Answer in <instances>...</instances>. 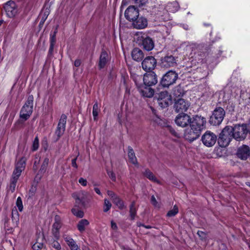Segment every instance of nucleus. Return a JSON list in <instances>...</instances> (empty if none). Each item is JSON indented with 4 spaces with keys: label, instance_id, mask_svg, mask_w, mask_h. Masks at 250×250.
<instances>
[{
    "label": "nucleus",
    "instance_id": "3",
    "mask_svg": "<svg viewBox=\"0 0 250 250\" xmlns=\"http://www.w3.org/2000/svg\"><path fill=\"white\" fill-rule=\"evenodd\" d=\"M231 130V126H227L220 133L218 141L220 146L225 147L229 145L233 138Z\"/></svg>",
    "mask_w": 250,
    "mask_h": 250
},
{
    "label": "nucleus",
    "instance_id": "51",
    "mask_svg": "<svg viewBox=\"0 0 250 250\" xmlns=\"http://www.w3.org/2000/svg\"><path fill=\"white\" fill-rule=\"evenodd\" d=\"M111 228L113 229L116 230L117 229V226L116 224L113 221L111 222Z\"/></svg>",
    "mask_w": 250,
    "mask_h": 250
},
{
    "label": "nucleus",
    "instance_id": "43",
    "mask_svg": "<svg viewBox=\"0 0 250 250\" xmlns=\"http://www.w3.org/2000/svg\"><path fill=\"white\" fill-rule=\"evenodd\" d=\"M151 204L156 208H160L161 205L156 200L154 195H152L151 197Z\"/></svg>",
    "mask_w": 250,
    "mask_h": 250
},
{
    "label": "nucleus",
    "instance_id": "50",
    "mask_svg": "<svg viewBox=\"0 0 250 250\" xmlns=\"http://www.w3.org/2000/svg\"><path fill=\"white\" fill-rule=\"evenodd\" d=\"M52 245L56 250H60L61 248L60 244L57 241L53 242Z\"/></svg>",
    "mask_w": 250,
    "mask_h": 250
},
{
    "label": "nucleus",
    "instance_id": "11",
    "mask_svg": "<svg viewBox=\"0 0 250 250\" xmlns=\"http://www.w3.org/2000/svg\"><path fill=\"white\" fill-rule=\"evenodd\" d=\"M216 139V135L210 131H207L202 137L203 144L208 147L213 146L215 144Z\"/></svg>",
    "mask_w": 250,
    "mask_h": 250
},
{
    "label": "nucleus",
    "instance_id": "22",
    "mask_svg": "<svg viewBox=\"0 0 250 250\" xmlns=\"http://www.w3.org/2000/svg\"><path fill=\"white\" fill-rule=\"evenodd\" d=\"M175 63V59L172 55L167 56L162 59V65L165 67L173 66Z\"/></svg>",
    "mask_w": 250,
    "mask_h": 250
},
{
    "label": "nucleus",
    "instance_id": "35",
    "mask_svg": "<svg viewBox=\"0 0 250 250\" xmlns=\"http://www.w3.org/2000/svg\"><path fill=\"white\" fill-rule=\"evenodd\" d=\"M179 211L178 208L176 205H174L173 208L167 213V216L168 217H172L175 216Z\"/></svg>",
    "mask_w": 250,
    "mask_h": 250
},
{
    "label": "nucleus",
    "instance_id": "47",
    "mask_svg": "<svg viewBox=\"0 0 250 250\" xmlns=\"http://www.w3.org/2000/svg\"><path fill=\"white\" fill-rule=\"evenodd\" d=\"M148 0H134L135 3L139 6L145 4Z\"/></svg>",
    "mask_w": 250,
    "mask_h": 250
},
{
    "label": "nucleus",
    "instance_id": "58",
    "mask_svg": "<svg viewBox=\"0 0 250 250\" xmlns=\"http://www.w3.org/2000/svg\"><path fill=\"white\" fill-rule=\"evenodd\" d=\"M3 21L1 20V21H0V25H1V24L3 23Z\"/></svg>",
    "mask_w": 250,
    "mask_h": 250
},
{
    "label": "nucleus",
    "instance_id": "54",
    "mask_svg": "<svg viewBox=\"0 0 250 250\" xmlns=\"http://www.w3.org/2000/svg\"><path fill=\"white\" fill-rule=\"evenodd\" d=\"M94 190L99 195H101L102 194H101V192L100 191V190L99 188H94Z\"/></svg>",
    "mask_w": 250,
    "mask_h": 250
},
{
    "label": "nucleus",
    "instance_id": "23",
    "mask_svg": "<svg viewBox=\"0 0 250 250\" xmlns=\"http://www.w3.org/2000/svg\"><path fill=\"white\" fill-rule=\"evenodd\" d=\"M108 60L109 57L107 53L104 51H102L100 57L98 64L99 68L102 69L104 67Z\"/></svg>",
    "mask_w": 250,
    "mask_h": 250
},
{
    "label": "nucleus",
    "instance_id": "31",
    "mask_svg": "<svg viewBox=\"0 0 250 250\" xmlns=\"http://www.w3.org/2000/svg\"><path fill=\"white\" fill-rule=\"evenodd\" d=\"M129 213L131 219L133 220L136 214V208L134 202H133L130 206Z\"/></svg>",
    "mask_w": 250,
    "mask_h": 250
},
{
    "label": "nucleus",
    "instance_id": "38",
    "mask_svg": "<svg viewBox=\"0 0 250 250\" xmlns=\"http://www.w3.org/2000/svg\"><path fill=\"white\" fill-rule=\"evenodd\" d=\"M72 212L76 216L80 218H82L83 216V212L77 208H73L72 209Z\"/></svg>",
    "mask_w": 250,
    "mask_h": 250
},
{
    "label": "nucleus",
    "instance_id": "34",
    "mask_svg": "<svg viewBox=\"0 0 250 250\" xmlns=\"http://www.w3.org/2000/svg\"><path fill=\"white\" fill-rule=\"evenodd\" d=\"M64 239L71 249L77 245L74 240L70 237L65 236Z\"/></svg>",
    "mask_w": 250,
    "mask_h": 250
},
{
    "label": "nucleus",
    "instance_id": "42",
    "mask_svg": "<svg viewBox=\"0 0 250 250\" xmlns=\"http://www.w3.org/2000/svg\"><path fill=\"white\" fill-rule=\"evenodd\" d=\"M43 244L42 242H36L32 246L34 250H41L43 247Z\"/></svg>",
    "mask_w": 250,
    "mask_h": 250
},
{
    "label": "nucleus",
    "instance_id": "12",
    "mask_svg": "<svg viewBox=\"0 0 250 250\" xmlns=\"http://www.w3.org/2000/svg\"><path fill=\"white\" fill-rule=\"evenodd\" d=\"M175 122L177 125L184 127L189 124H190L192 121L189 115L185 113H181L176 116Z\"/></svg>",
    "mask_w": 250,
    "mask_h": 250
},
{
    "label": "nucleus",
    "instance_id": "16",
    "mask_svg": "<svg viewBox=\"0 0 250 250\" xmlns=\"http://www.w3.org/2000/svg\"><path fill=\"white\" fill-rule=\"evenodd\" d=\"M55 222L52 226V233L57 240L60 237V229L62 227V220L60 217L58 215L55 216Z\"/></svg>",
    "mask_w": 250,
    "mask_h": 250
},
{
    "label": "nucleus",
    "instance_id": "53",
    "mask_svg": "<svg viewBox=\"0 0 250 250\" xmlns=\"http://www.w3.org/2000/svg\"><path fill=\"white\" fill-rule=\"evenodd\" d=\"M81 64V61L79 60H76L74 62L75 66L78 67Z\"/></svg>",
    "mask_w": 250,
    "mask_h": 250
},
{
    "label": "nucleus",
    "instance_id": "13",
    "mask_svg": "<svg viewBox=\"0 0 250 250\" xmlns=\"http://www.w3.org/2000/svg\"><path fill=\"white\" fill-rule=\"evenodd\" d=\"M156 65V61L152 56L146 57L142 62L143 69L147 71L153 69Z\"/></svg>",
    "mask_w": 250,
    "mask_h": 250
},
{
    "label": "nucleus",
    "instance_id": "8",
    "mask_svg": "<svg viewBox=\"0 0 250 250\" xmlns=\"http://www.w3.org/2000/svg\"><path fill=\"white\" fill-rule=\"evenodd\" d=\"M178 76V74L175 71H168L163 77L161 83L163 87H167L176 82Z\"/></svg>",
    "mask_w": 250,
    "mask_h": 250
},
{
    "label": "nucleus",
    "instance_id": "49",
    "mask_svg": "<svg viewBox=\"0 0 250 250\" xmlns=\"http://www.w3.org/2000/svg\"><path fill=\"white\" fill-rule=\"evenodd\" d=\"M197 234L201 239H205L206 237V234L202 231H198L197 232Z\"/></svg>",
    "mask_w": 250,
    "mask_h": 250
},
{
    "label": "nucleus",
    "instance_id": "2",
    "mask_svg": "<svg viewBox=\"0 0 250 250\" xmlns=\"http://www.w3.org/2000/svg\"><path fill=\"white\" fill-rule=\"evenodd\" d=\"M25 161V158L22 157L16 164L15 168L13 171L9 186V190L12 192L15 191L17 181L22 171L24 169Z\"/></svg>",
    "mask_w": 250,
    "mask_h": 250
},
{
    "label": "nucleus",
    "instance_id": "5",
    "mask_svg": "<svg viewBox=\"0 0 250 250\" xmlns=\"http://www.w3.org/2000/svg\"><path fill=\"white\" fill-rule=\"evenodd\" d=\"M34 97L29 95L25 104L22 107L20 112V118L24 120H27L33 112Z\"/></svg>",
    "mask_w": 250,
    "mask_h": 250
},
{
    "label": "nucleus",
    "instance_id": "14",
    "mask_svg": "<svg viewBox=\"0 0 250 250\" xmlns=\"http://www.w3.org/2000/svg\"><path fill=\"white\" fill-rule=\"evenodd\" d=\"M144 84L148 86H151L157 83V77L153 72L146 73L143 79Z\"/></svg>",
    "mask_w": 250,
    "mask_h": 250
},
{
    "label": "nucleus",
    "instance_id": "41",
    "mask_svg": "<svg viewBox=\"0 0 250 250\" xmlns=\"http://www.w3.org/2000/svg\"><path fill=\"white\" fill-rule=\"evenodd\" d=\"M16 206L18 208L20 211H22L23 210V205L21 198L20 197H18L16 201Z\"/></svg>",
    "mask_w": 250,
    "mask_h": 250
},
{
    "label": "nucleus",
    "instance_id": "39",
    "mask_svg": "<svg viewBox=\"0 0 250 250\" xmlns=\"http://www.w3.org/2000/svg\"><path fill=\"white\" fill-rule=\"evenodd\" d=\"M111 204L109 200L105 199L104 200V212L108 211L111 207Z\"/></svg>",
    "mask_w": 250,
    "mask_h": 250
},
{
    "label": "nucleus",
    "instance_id": "48",
    "mask_svg": "<svg viewBox=\"0 0 250 250\" xmlns=\"http://www.w3.org/2000/svg\"><path fill=\"white\" fill-rule=\"evenodd\" d=\"M79 183L83 187H85L87 184V180L83 178H80L79 179Z\"/></svg>",
    "mask_w": 250,
    "mask_h": 250
},
{
    "label": "nucleus",
    "instance_id": "24",
    "mask_svg": "<svg viewBox=\"0 0 250 250\" xmlns=\"http://www.w3.org/2000/svg\"><path fill=\"white\" fill-rule=\"evenodd\" d=\"M142 45L147 51L151 50L154 47V42L150 37H146L143 40Z\"/></svg>",
    "mask_w": 250,
    "mask_h": 250
},
{
    "label": "nucleus",
    "instance_id": "20",
    "mask_svg": "<svg viewBox=\"0 0 250 250\" xmlns=\"http://www.w3.org/2000/svg\"><path fill=\"white\" fill-rule=\"evenodd\" d=\"M250 154V148L245 145L240 147L237 150V155L242 160H246Z\"/></svg>",
    "mask_w": 250,
    "mask_h": 250
},
{
    "label": "nucleus",
    "instance_id": "55",
    "mask_svg": "<svg viewBox=\"0 0 250 250\" xmlns=\"http://www.w3.org/2000/svg\"><path fill=\"white\" fill-rule=\"evenodd\" d=\"M71 250H80V249H79L78 245H77L76 246L73 247V248H72Z\"/></svg>",
    "mask_w": 250,
    "mask_h": 250
},
{
    "label": "nucleus",
    "instance_id": "46",
    "mask_svg": "<svg viewBox=\"0 0 250 250\" xmlns=\"http://www.w3.org/2000/svg\"><path fill=\"white\" fill-rule=\"evenodd\" d=\"M107 194L111 198L112 201L115 200V198H118L119 197L116 194H115L114 192L111 190H108L107 191Z\"/></svg>",
    "mask_w": 250,
    "mask_h": 250
},
{
    "label": "nucleus",
    "instance_id": "33",
    "mask_svg": "<svg viewBox=\"0 0 250 250\" xmlns=\"http://www.w3.org/2000/svg\"><path fill=\"white\" fill-rule=\"evenodd\" d=\"M145 175L149 180L157 183H159L158 180L153 175V174L149 170H146L145 172Z\"/></svg>",
    "mask_w": 250,
    "mask_h": 250
},
{
    "label": "nucleus",
    "instance_id": "1",
    "mask_svg": "<svg viewBox=\"0 0 250 250\" xmlns=\"http://www.w3.org/2000/svg\"><path fill=\"white\" fill-rule=\"evenodd\" d=\"M206 124V120L204 117L199 115L195 116L190 126L185 131L184 138L190 142L196 140L199 137L201 131L205 128Z\"/></svg>",
    "mask_w": 250,
    "mask_h": 250
},
{
    "label": "nucleus",
    "instance_id": "37",
    "mask_svg": "<svg viewBox=\"0 0 250 250\" xmlns=\"http://www.w3.org/2000/svg\"><path fill=\"white\" fill-rule=\"evenodd\" d=\"M49 159L48 158H46L44 159L43 163L41 167L40 168V171L41 172H44L46 171L47 167L49 163Z\"/></svg>",
    "mask_w": 250,
    "mask_h": 250
},
{
    "label": "nucleus",
    "instance_id": "60",
    "mask_svg": "<svg viewBox=\"0 0 250 250\" xmlns=\"http://www.w3.org/2000/svg\"><path fill=\"white\" fill-rule=\"evenodd\" d=\"M188 46H187V49H188V48H189L188 47Z\"/></svg>",
    "mask_w": 250,
    "mask_h": 250
},
{
    "label": "nucleus",
    "instance_id": "29",
    "mask_svg": "<svg viewBox=\"0 0 250 250\" xmlns=\"http://www.w3.org/2000/svg\"><path fill=\"white\" fill-rule=\"evenodd\" d=\"M132 78L134 81L136 85H137L138 89L139 88V86H142V85H144V83H142V81L143 78L141 75H136L135 74H133L131 75Z\"/></svg>",
    "mask_w": 250,
    "mask_h": 250
},
{
    "label": "nucleus",
    "instance_id": "26",
    "mask_svg": "<svg viewBox=\"0 0 250 250\" xmlns=\"http://www.w3.org/2000/svg\"><path fill=\"white\" fill-rule=\"evenodd\" d=\"M144 54L141 50L139 48H134L132 52V57L136 61H140L142 60Z\"/></svg>",
    "mask_w": 250,
    "mask_h": 250
},
{
    "label": "nucleus",
    "instance_id": "40",
    "mask_svg": "<svg viewBox=\"0 0 250 250\" xmlns=\"http://www.w3.org/2000/svg\"><path fill=\"white\" fill-rule=\"evenodd\" d=\"M39 146V140L38 137H36L35 138L32 146V150L33 151L37 150Z\"/></svg>",
    "mask_w": 250,
    "mask_h": 250
},
{
    "label": "nucleus",
    "instance_id": "25",
    "mask_svg": "<svg viewBox=\"0 0 250 250\" xmlns=\"http://www.w3.org/2000/svg\"><path fill=\"white\" fill-rule=\"evenodd\" d=\"M179 8V5L176 1L172 2H168L165 7L167 11L172 13L177 11Z\"/></svg>",
    "mask_w": 250,
    "mask_h": 250
},
{
    "label": "nucleus",
    "instance_id": "15",
    "mask_svg": "<svg viewBox=\"0 0 250 250\" xmlns=\"http://www.w3.org/2000/svg\"><path fill=\"white\" fill-rule=\"evenodd\" d=\"M139 16V10L134 6H129L125 11V16L130 21H133Z\"/></svg>",
    "mask_w": 250,
    "mask_h": 250
},
{
    "label": "nucleus",
    "instance_id": "17",
    "mask_svg": "<svg viewBox=\"0 0 250 250\" xmlns=\"http://www.w3.org/2000/svg\"><path fill=\"white\" fill-rule=\"evenodd\" d=\"M189 106V103L183 99H178L174 104V108L177 112L186 111Z\"/></svg>",
    "mask_w": 250,
    "mask_h": 250
},
{
    "label": "nucleus",
    "instance_id": "30",
    "mask_svg": "<svg viewBox=\"0 0 250 250\" xmlns=\"http://www.w3.org/2000/svg\"><path fill=\"white\" fill-rule=\"evenodd\" d=\"M119 208L120 209H123L125 208V206L124 204V202L118 197V198H115V200L113 201Z\"/></svg>",
    "mask_w": 250,
    "mask_h": 250
},
{
    "label": "nucleus",
    "instance_id": "32",
    "mask_svg": "<svg viewBox=\"0 0 250 250\" xmlns=\"http://www.w3.org/2000/svg\"><path fill=\"white\" fill-rule=\"evenodd\" d=\"M99 105L97 102H96L93 106L92 114L93 119L95 121L97 120V117L99 114Z\"/></svg>",
    "mask_w": 250,
    "mask_h": 250
},
{
    "label": "nucleus",
    "instance_id": "56",
    "mask_svg": "<svg viewBox=\"0 0 250 250\" xmlns=\"http://www.w3.org/2000/svg\"><path fill=\"white\" fill-rule=\"evenodd\" d=\"M142 227L146 228V229H151V227L150 226H146V225H142Z\"/></svg>",
    "mask_w": 250,
    "mask_h": 250
},
{
    "label": "nucleus",
    "instance_id": "36",
    "mask_svg": "<svg viewBox=\"0 0 250 250\" xmlns=\"http://www.w3.org/2000/svg\"><path fill=\"white\" fill-rule=\"evenodd\" d=\"M188 47L189 48V49H191L192 51H194L195 54L197 53L198 55H199V52H197L200 48L199 45L195 43H189Z\"/></svg>",
    "mask_w": 250,
    "mask_h": 250
},
{
    "label": "nucleus",
    "instance_id": "27",
    "mask_svg": "<svg viewBox=\"0 0 250 250\" xmlns=\"http://www.w3.org/2000/svg\"><path fill=\"white\" fill-rule=\"evenodd\" d=\"M128 157L130 162L134 165H137V158L133 149L129 146L128 147Z\"/></svg>",
    "mask_w": 250,
    "mask_h": 250
},
{
    "label": "nucleus",
    "instance_id": "28",
    "mask_svg": "<svg viewBox=\"0 0 250 250\" xmlns=\"http://www.w3.org/2000/svg\"><path fill=\"white\" fill-rule=\"evenodd\" d=\"M89 224L88 221L86 219H84L81 220L77 225L78 230L81 232H83L85 229V228Z\"/></svg>",
    "mask_w": 250,
    "mask_h": 250
},
{
    "label": "nucleus",
    "instance_id": "18",
    "mask_svg": "<svg viewBox=\"0 0 250 250\" xmlns=\"http://www.w3.org/2000/svg\"><path fill=\"white\" fill-rule=\"evenodd\" d=\"M133 26L136 29H144L147 25V19L143 17H138L132 21Z\"/></svg>",
    "mask_w": 250,
    "mask_h": 250
},
{
    "label": "nucleus",
    "instance_id": "7",
    "mask_svg": "<svg viewBox=\"0 0 250 250\" xmlns=\"http://www.w3.org/2000/svg\"><path fill=\"white\" fill-rule=\"evenodd\" d=\"M225 115V112L223 108L222 107L216 108L210 117V124L213 125H220L223 120Z\"/></svg>",
    "mask_w": 250,
    "mask_h": 250
},
{
    "label": "nucleus",
    "instance_id": "57",
    "mask_svg": "<svg viewBox=\"0 0 250 250\" xmlns=\"http://www.w3.org/2000/svg\"><path fill=\"white\" fill-rule=\"evenodd\" d=\"M142 225H143V224H141V223H137V226H138V227H141V226L142 227Z\"/></svg>",
    "mask_w": 250,
    "mask_h": 250
},
{
    "label": "nucleus",
    "instance_id": "52",
    "mask_svg": "<svg viewBox=\"0 0 250 250\" xmlns=\"http://www.w3.org/2000/svg\"><path fill=\"white\" fill-rule=\"evenodd\" d=\"M76 160H77V158L73 159L72 160V166L73 167H74L77 168L78 167V166H77V163H76Z\"/></svg>",
    "mask_w": 250,
    "mask_h": 250
},
{
    "label": "nucleus",
    "instance_id": "9",
    "mask_svg": "<svg viewBox=\"0 0 250 250\" xmlns=\"http://www.w3.org/2000/svg\"><path fill=\"white\" fill-rule=\"evenodd\" d=\"M67 116L65 114H62L59 120L57 127L55 130V135L56 136V141L59 140L60 137L63 134L66 123Z\"/></svg>",
    "mask_w": 250,
    "mask_h": 250
},
{
    "label": "nucleus",
    "instance_id": "10",
    "mask_svg": "<svg viewBox=\"0 0 250 250\" xmlns=\"http://www.w3.org/2000/svg\"><path fill=\"white\" fill-rule=\"evenodd\" d=\"M158 102L162 108H165L172 103V98L167 91H162L159 94Z\"/></svg>",
    "mask_w": 250,
    "mask_h": 250
},
{
    "label": "nucleus",
    "instance_id": "4",
    "mask_svg": "<svg viewBox=\"0 0 250 250\" xmlns=\"http://www.w3.org/2000/svg\"><path fill=\"white\" fill-rule=\"evenodd\" d=\"M231 129L233 138L237 141L244 140L248 132L247 125L245 124L236 125L233 127L231 126Z\"/></svg>",
    "mask_w": 250,
    "mask_h": 250
},
{
    "label": "nucleus",
    "instance_id": "19",
    "mask_svg": "<svg viewBox=\"0 0 250 250\" xmlns=\"http://www.w3.org/2000/svg\"><path fill=\"white\" fill-rule=\"evenodd\" d=\"M138 90L142 96L146 98H151L154 94L153 89L147 85H143L142 86H139Z\"/></svg>",
    "mask_w": 250,
    "mask_h": 250
},
{
    "label": "nucleus",
    "instance_id": "6",
    "mask_svg": "<svg viewBox=\"0 0 250 250\" xmlns=\"http://www.w3.org/2000/svg\"><path fill=\"white\" fill-rule=\"evenodd\" d=\"M3 8L6 16L9 18H15L20 12L17 4L13 0H9L5 3Z\"/></svg>",
    "mask_w": 250,
    "mask_h": 250
},
{
    "label": "nucleus",
    "instance_id": "45",
    "mask_svg": "<svg viewBox=\"0 0 250 250\" xmlns=\"http://www.w3.org/2000/svg\"><path fill=\"white\" fill-rule=\"evenodd\" d=\"M55 34H54V35H53L51 38V43H50V46L49 48V51L51 52L52 51L54 47V45L55 43Z\"/></svg>",
    "mask_w": 250,
    "mask_h": 250
},
{
    "label": "nucleus",
    "instance_id": "21",
    "mask_svg": "<svg viewBox=\"0 0 250 250\" xmlns=\"http://www.w3.org/2000/svg\"><path fill=\"white\" fill-rule=\"evenodd\" d=\"M89 193L85 191H81L76 194L73 195L75 199L76 203L79 204L84 205Z\"/></svg>",
    "mask_w": 250,
    "mask_h": 250
},
{
    "label": "nucleus",
    "instance_id": "59",
    "mask_svg": "<svg viewBox=\"0 0 250 250\" xmlns=\"http://www.w3.org/2000/svg\"><path fill=\"white\" fill-rule=\"evenodd\" d=\"M46 17H45L44 19L42 21V22L44 21V20L46 19Z\"/></svg>",
    "mask_w": 250,
    "mask_h": 250
},
{
    "label": "nucleus",
    "instance_id": "44",
    "mask_svg": "<svg viewBox=\"0 0 250 250\" xmlns=\"http://www.w3.org/2000/svg\"><path fill=\"white\" fill-rule=\"evenodd\" d=\"M107 172L111 180L114 182L116 181V177L115 173L112 170H108Z\"/></svg>",
    "mask_w": 250,
    "mask_h": 250
}]
</instances>
